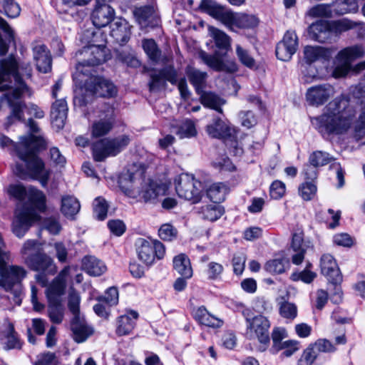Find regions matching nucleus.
I'll list each match as a JSON object with an SVG mask.
<instances>
[{
  "mask_svg": "<svg viewBox=\"0 0 365 365\" xmlns=\"http://www.w3.org/2000/svg\"><path fill=\"white\" fill-rule=\"evenodd\" d=\"M143 48L148 58L153 62H158L161 56V51L158 48L155 41L153 39H144Z\"/></svg>",
  "mask_w": 365,
  "mask_h": 365,
  "instance_id": "nucleus-46",
  "label": "nucleus"
},
{
  "mask_svg": "<svg viewBox=\"0 0 365 365\" xmlns=\"http://www.w3.org/2000/svg\"><path fill=\"white\" fill-rule=\"evenodd\" d=\"M200 56L207 66L217 71L234 73L237 70V66L235 61L224 62L219 58L205 52H201Z\"/></svg>",
  "mask_w": 365,
  "mask_h": 365,
  "instance_id": "nucleus-26",
  "label": "nucleus"
},
{
  "mask_svg": "<svg viewBox=\"0 0 365 365\" xmlns=\"http://www.w3.org/2000/svg\"><path fill=\"white\" fill-rule=\"evenodd\" d=\"M165 191L166 187L165 185L152 181L143 192L142 197L145 202H150L155 200L158 197L165 195Z\"/></svg>",
  "mask_w": 365,
  "mask_h": 365,
  "instance_id": "nucleus-40",
  "label": "nucleus"
},
{
  "mask_svg": "<svg viewBox=\"0 0 365 365\" xmlns=\"http://www.w3.org/2000/svg\"><path fill=\"white\" fill-rule=\"evenodd\" d=\"M9 106L11 109L9 119H16L17 120H23L24 109L26 108L27 113L36 118H43L44 117V111L34 104H29L26 106L21 101H17L19 98H14L13 96L6 95Z\"/></svg>",
  "mask_w": 365,
  "mask_h": 365,
  "instance_id": "nucleus-15",
  "label": "nucleus"
},
{
  "mask_svg": "<svg viewBox=\"0 0 365 365\" xmlns=\"http://www.w3.org/2000/svg\"><path fill=\"white\" fill-rule=\"evenodd\" d=\"M100 118L95 120L91 125V132L94 138L107 135L113 128L115 122V112L112 107H108L101 112Z\"/></svg>",
  "mask_w": 365,
  "mask_h": 365,
  "instance_id": "nucleus-17",
  "label": "nucleus"
},
{
  "mask_svg": "<svg viewBox=\"0 0 365 365\" xmlns=\"http://www.w3.org/2000/svg\"><path fill=\"white\" fill-rule=\"evenodd\" d=\"M145 167L142 163H134L128 170V180L133 182L135 180H140L145 174Z\"/></svg>",
  "mask_w": 365,
  "mask_h": 365,
  "instance_id": "nucleus-60",
  "label": "nucleus"
},
{
  "mask_svg": "<svg viewBox=\"0 0 365 365\" xmlns=\"http://www.w3.org/2000/svg\"><path fill=\"white\" fill-rule=\"evenodd\" d=\"M297 47V36L294 31H288L283 39L277 45L276 56L278 59L287 61L291 59Z\"/></svg>",
  "mask_w": 365,
  "mask_h": 365,
  "instance_id": "nucleus-18",
  "label": "nucleus"
},
{
  "mask_svg": "<svg viewBox=\"0 0 365 365\" xmlns=\"http://www.w3.org/2000/svg\"><path fill=\"white\" fill-rule=\"evenodd\" d=\"M227 192V187L222 182H215L210 185L206 191L208 198L217 204L225 200Z\"/></svg>",
  "mask_w": 365,
  "mask_h": 365,
  "instance_id": "nucleus-36",
  "label": "nucleus"
},
{
  "mask_svg": "<svg viewBox=\"0 0 365 365\" xmlns=\"http://www.w3.org/2000/svg\"><path fill=\"white\" fill-rule=\"evenodd\" d=\"M242 315L246 321V334L250 338H257L259 346L257 349L259 351H264L269 344V329L270 322L269 319L259 314L252 317V312L249 309L242 311Z\"/></svg>",
  "mask_w": 365,
  "mask_h": 365,
  "instance_id": "nucleus-7",
  "label": "nucleus"
},
{
  "mask_svg": "<svg viewBox=\"0 0 365 365\" xmlns=\"http://www.w3.org/2000/svg\"><path fill=\"white\" fill-rule=\"evenodd\" d=\"M331 31L333 34L338 35L356 27V24L347 19H341L336 21H329Z\"/></svg>",
  "mask_w": 365,
  "mask_h": 365,
  "instance_id": "nucleus-43",
  "label": "nucleus"
},
{
  "mask_svg": "<svg viewBox=\"0 0 365 365\" xmlns=\"http://www.w3.org/2000/svg\"><path fill=\"white\" fill-rule=\"evenodd\" d=\"M106 41L103 39L101 43L96 45L91 44L83 47L78 52L79 62L76 65V73L74 74V78H80L81 75L88 76L91 74L92 67L98 66L106 61V49L103 43Z\"/></svg>",
  "mask_w": 365,
  "mask_h": 365,
  "instance_id": "nucleus-6",
  "label": "nucleus"
},
{
  "mask_svg": "<svg viewBox=\"0 0 365 365\" xmlns=\"http://www.w3.org/2000/svg\"><path fill=\"white\" fill-rule=\"evenodd\" d=\"M299 349V343L296 340H286L276 349H270L269 351L272 354H277L282 351L280 358H288L292 356Z\"/></svg>",
  "mask_w": 365,
  "mask_h": 365,
  "instance_id": "nucleus-38",
  "label": "nucleus"
},
{
  "mask_svg": "<svg viewBox=\"0 0 365 365\" xmlns=\"http://www.w3.org/2000/svg\"><path fill=\"white\" fill-rule=\"evenodd\" d=\"M317 192V186L312 182H306L299 187V195L304 200H312Z\"/></svg>",
  "mask_w": 365,
  "mask_h": 365,
  "instance_id": "nucleus-59",
  "label": "nucleus"
},
{
  "mask_svg": "<svg viewBox=\"0 0 365 365\" xmlns=\"http://www.w3.org/2000/svg\"><path fill=\"white\" fill-rule=\"evenodd\" d=\"M83 267L91 276H100L107 269L103 262L92 256L83 259Z\"/></svg>",
  "mask_w": 365,
  "mask_h": 365,
  "instance_id": "nucleus-34",
  "label": "nucleus"
},
{
  "mask_svg": "<svg viewBox=\"0 0 365 365\" xmlns=\"http://www.w3.org/2000/svg\"><path fill=\"white\" fill-rule=\"evenodd\" d=\"M108 205L104 198L98 197L93 202V213L99 220H103L107 217Z\"/></svg>",
  "mask_w": 365,
  "mask_h": 365,
  "instance_id": "nucleus-52",
  "label": "nucleus"
},
{
  "mask_svg": "<svg viewBox=\"0 0 365 365\" xmlns=\"http://www.w3.org/2000/svg\"><path fill=\"white\" fill-rule=\"evenodd\" d=\"M332 160L329 153L322 151L312 153L309 158L310 164L314 168L326 165Z\"/></svg>",
  "mask_w": 365,
  "mask_h": 365,
  "instance_id": "nucleus-50",
  "label": "nucleus"
},
{
  "mask_svg": "<svg viewBox=\"0 0 365 365\" xmlns=\"http://www.w3.org/2000/svg\"><path fill=\"white\" fill-rule=\"evenodd\" d=\"M237 15V13L225 11L220 8L214 17L223 23L230 30H233L236 26Z\"/></svg>",
  "mask_w": 365,
  "mask_h": 365,
  "instance_id": "nucleus-45",
  "label": "nucleus"
},
{
  "mask_svg": "<svg viewBox=\"0 0 365 365\" xmlns=\"http://www.w3.org/2000/svg\"><path fill=\"white\" fill-rule=\"evenodd\" d=\"M197 130L194 123L190 120H185L179 125L176 134L180 138H191L196 135Z\"/></svg>",
  "mask_w": 365,
  "mask_h": 365,
  "instance_id": "nucleus-51",
  "label": "nucleus"
},
{
  "mask_svg": "<svg viewBox=\"0 0 365 365\" xmlns=\"http://www.w3.org/2000/svg\"><path fill=\"white\" fill-rule=\"evenodd\" d=\"M135 250L138 259L147 266L163 259L165 255V247L158 240L139 238L135 242Z\"/></svg>",
  "mask_w": 365,
  "mask_h": 365,
  "instance_id": "nucleus-10",
  "label": "nucleus"
},
{
  "mask_svg": "<svg viewBox=\"0 0 365 365\" xmlns=\"http://www.w3.org/2000/svg\"><path fill=\"white\" fill-rule=\"evenodd\" d=\"M224 271L223 266L217 262L208 263L206 270L207 278L210 280L219 279Z\"/></svg>",
  "mask_w": 365,
  "mask_h": 365,
  "instance_id": "nucleus-62",
  "label": "nucleus"
},
{
  "mask_svg": "<svg viewBox=\"0 0 365 365\" xmlns=\"http://www.w3.org/2000/svg\"><path fill=\"white\" fill-rule=\"evenodd\" d=\"M351 94L361 105L359 114L351 128L352 137L359 140L365 138V79L351 88Z\"/></svg>",
  "mask_w": 365,
  "mask_h": 365,
  "instance_id": "nucleus-11",
  "label": "nucleus"
},
{
  "mask_svg": "<svg viewBox=\"0 0 365 365\" xmlns=\"http://www.w3.org/2000/svg\"><path fill=\"white\" fill-rule=\"evenodd\" d=\"M331 4H318L312 7L307 13L309 16L312 18L317 17H331L332 14Z\"/></svg>",
  "mask_w": 365,
  "mask_h": 365,
  "instance_id": "nucleus-53",
  "label": "nucleus"
},
{
  "mask_svg": "<svg viewBox=\"0 0 365 365\" xmlns=\"http://www.w3.org/2000/svg\"><path fill=\"white\" fill-rule=\"evenodd\" d=\"M279 314L283 318L293 321L297 316V307L294 303L284 302L279 306Z\"/></svg>",
  "mask_w": 365,
  "mask_h": 365,
  "instance_id": "nucleus-54",
  "label": "nucleus"
},
{
  "mask_svg": "<svg viewBox=\"0 0 365 365\" xmlns=\"http://www.w3.org/2000/svg\"><path fill=\"white\" fill-rule=\"evenodd\" d=\"M321 272L332 284L340 283L342 277L336 260L329 254H324L320 261Z\"/></svg>",
  "mask_w": 365,
  "mask_h": 365,
  "instance_id": "nucleus-20",
  "label": "nucleus"
},
{
  "mask_svg": "<svg viewBox=\"0 0 365 365\" xmlns=\"http://www.w3.org/2000/svg\"><path fill=\"white\" fill-rule=\"evenodd\" d=\"M70 267H64L46 290L48 302L61 301V297L64 294L66 287V279L69 274Z\"/></svg>",
  "mask_w": 365,
  "mask_h": 365,
  "instance_id": "nucleus-19",
  "label": "nucleus"
},
{
  "mask_svg": "<svg viewBox=\"0 0 365 365\" xmlns=\"http://www.w3.org/2000/svg\"><path fill=\"white\" fill-rule=\"evenodd\" d=\"M68 105L65 99L56 100L52 105L51 111V123L59 130L63 128L68 114Z\"/></svg>",
  "mask_w": 365,
  "mask_h": 365,
  "instance_id": "nucleus-24",
  "label": "nucleus"
},
{
  "mask_svg": "<svg viewBox=\"0 0 365 365\" xmlns=\"http://www.w3.org/2000/svg\"><path fill=\"white\" fill-rule=\"evenodd\" d=\"M71 328L73 338L78 343L83 342L93 333L92 329L80 317H73Z\"/></svg>",
  "mask_w": 365,
  "mask_h": 365,
  "instance_id": "nucleus-30",
  "label": "nucleus"
},
{
  "mask_svg": "<svg viewBox=\"0 0 365 365\" xmlns=\"http://www.w3.org/2000/svg\"><path fill=\"white\" fill-rule=\"evenodd\" d=\"M10 196L21 202L28 197L31 205L38 211L43 212L46 209V196L43 192L33 187L27 190L22 185H11L8 187Z\"/></svg>",
  "mask_w": 365,
  "mask_h": 365,
  "instance_id": "nucleus-12",
  "label": "nucleus"
},
{
  "mask_svg": "<svg viewBox=\"0 0 365 365\" xmlns=\"http://www.w3.org/2000/svg\"><path fill=\"white\" fill-rule=\"evenodd\" d=\"M80 302L81 298L78 293L74 289H71L68 294V306L69 310L73 314L74 317H79Z\"/></svg>",
  "mask_w": 365,
  "mask_h": 365,
  "instance_id": "nucleus-58",
  "label": "nucleus"
},
{
  "mask_svg": "<svg viewBox=\"0 0 365 365\" xmlns=\"http://www.w3.org/2000/svg\"><path fill=\"white\" fill-rule=\"evenodd\" d=\"M80 208V202L75 197L66 195L62 197L61 212L66 218L73 220Z\"/></svg>",
  "mask_w": 365,
  "mask_h": 365,
  "instance_id": "nucleus-33",
  "label": "nucleus"
},
{
  "mask_svg": "<svg viewBox=\"0 0 365 365\" xmlns=\"http://www.w3.org/2000/svg\"><path fill=\"white\" fill-rule=\"evenodd\" d=\"M80 81H85L84 87L74 91L73 103L76 106H86L94 95L110 98L117 93L116 87L112 82L99 76H91L86 80L80 79Z\"/></svg>",
  "mask_w": 365,
  "mask_h": 365,
  "instance_id": "nucleus-3",
  "label": "nucleus"
},
{
  "mask_svg": "<svg viewBox=\"0 0 365 365\" xmlns=\"http://www.w3.org/2000/svg\"><path fill=\"white\" fill-rule=\"evenodd\" d=\"M210 35L214 39L216 46L222 50H229L231 47L230 38L223 31L210 27L209 29Z\"/></svg>",
  "mask_w": 365,
  "mask_h": 365,
  "instance_id": "nucleus-41",
  "label": "nucleus"
},
{
  "mask_svg": "<svg viewBox=\"0 0 365 365\" xmlns=\"http://www.w3.org/2000/svg\"><path fill=\"white\" fill-rule=\"evenodd\" d=\"M115 16L114 9L108 4H97L93 11L91 19L95 26L101 28L108 25Z\"/></svg>",
  "mask_w": 365,
  "mask_h": 365,
  "instance_id": "nucleus-23",
  "label": "nucleus"
},
{
  "mask_svg": "<svg viewBox=\"0 0 365 365\" xmlns=\"http://www.w3.org/2000/svg\"><path fill=\"white\" fill-rule=\"evenodd\" d=\"M257 18L253 15L237 13L235 27L240 29H252L258 25Z\"/></svg>",
  "mask_w": 365,
  "mask_h": 365,
  "instance_id": "nucleus-48",
  "label": "nucleus"
},
{
  "mask_svg": "<svg viewBox=\"0 0 365 365\" xmlns=\"http://www.w3.org/2000/svg\"><path fill=\"white\" fill-rule=\"evenodd\" d=\"M246 255L243 252H237L234 255L232 258V266L234 272L240 275L242 274L246 262Z\"/></svg>",
  "mask_w": 365,
  "mask_h": 365,
  "instance_id": "nucleus-63",
  "label": "nucleus"
},
{
  "mask_svg": "<svg viewBox=\"0 0 365 365\" xmlns=\"http://www.w3.org/2000/svg\"><path fill=\"white\" fill-rule=\"evenodd\" d=\"M138 318V314L134 311H130L119 317L117 320L116 334L118 336L130 334L135 326Z\"/></svg>",
  "mask_w": 365,
  "mask_h": 365,
  "instance_id": "nucleus-28",
  "label": "nucleus"
},
{
  "mask_svg": "<svg viewBox=\"0 0 365 365\" xmlns=\"http://www.w3.org/2000/svg\"><path fill=\"white\" fill-rule=\"evenodd\" d=\"M332 53L331 48H325L322 46H308L304 50V58L309 63L319 60H329L331 57Z\"/></svg>",
  "mask_w": 365,
  "mask_h": 365,
  "instance_id": "nucleus-31",
  "label": "nucleus"
},
{
  "mask_svg": "<svg viewBox=\"0 0 365 365\" xmlns=\"http://www.w3.org/2000/svg\"><path fill=\"white\" fill-rule=\"evenodd\" d=\"M186 73L190 83L195 88L196 92L200 93L206 80L207 73L190 66L187 68Z\"/></svg>",
  "mask_w": 365,
  "mask_h": 365,
  "instance_id": "nucleus-39",
  "label": "nucleus"
},
{
  "mask_svg": "<svg viewBox=\"0 0 365 365\" xmlns=\"http://www.w3.org/2000/svg\"><path fill=\"white\" fill-rule=\"evenodd\" d=\"M206 131L211 138L227 139L233 136L235 128L227 120L215 118L211 123L206 126Z\"/></svg>",
  "mask_w": 365,
  "mask_h": 365,
  "instance_id": "nucleus-21",
  "label": "nucleus"
},
{
  "mask_svg": "<svg viewBox=\"0 0 365 365\" xmlns=\"http://www.w3.org/2000/svg\"><path fill=\"white\" fill-rule=\"evenodd\" d=\"M364 55L365 50L361 45H354L341 49L335 57L331 76L334 78L345 77L351 70L352 62Z\"/></svg>",
  "mask_w": 365,
  "mask_h": 365,
  "instance_id": "nucleus-8",
  "label": "nucleus"
},
{
  "mask_svg": "<svg viewBox=\"0 0 365 365\" xmlns=\"http://www.w3.org/2000/svg\"><path fill=\"white\" fill-rule=\"evenodd\" d=\"M5 244L0 234V287L5 291H11L14 286L21 284L27 272L21 266L8 265L10 252L4 250Z\"/></svg>",
  "mask_w": 365,
  "mask_h": 365,
  "instance_id": "nucleus-5",
  "label": "nucleus"
},
{
  "mask_svg": "<svg viewBox=\"0 0 365 365\" xmlns=\"http://www.w3.org/2000/svg\"><path fill=\"white\" fill-rule=\"evenodd\" d=\"M34 57L38 71L42 73H47L51 71V58L44 45H37L34 48Z\"/></svg>",
  "mask_w": 365,
  "mask_h": 365,
  "instance_id": "nucleus-29",
  "label": "nucleus"
},
{
  "mask_svg": "<svg viewBox=\"0 0 365 365\" xmlns=\"http://www.w3.org/2000/svg\"><path fill=\"white\" fill-rule=\"evenodd\" d=\"M200 96L201 103L207 108L217 110L222 113L221 106L225 104V101L220 96L212 92L201 91L198 93Z\"/></svg>",
  "mask_w": 365,
  "mask_h": 365,
  "instance_id": "nucleus-35",
  "label": "nucleus"
},
{
  "mask_svg": "<svg viewBox=\"0 0 365 365\" xmlns=\"http://www.w3.org/2000/svg\"><path fill=\"white\" fill-rule=\"evenodd\" d=\"M93 158L96 161H103L108 156H115L120 152L115 140L113 139H103L93 144Z\"/></svg>",
  "mask_w": 365,
  "mask_h": 365,
  "instance_id": "nucleus-22",
  "label": "nucleus"
},
{
  "mask_svg": "<svg viewBox=\"0 0 365 365\" xmlns=\"http://www.w3.org/2000/svg\"><path fill=\"white\" fill-rule=\"evenodd\" d=\"M224 208L220 205H207L200 208V213L205 220L216 221L224 214Z\"/></svg>",
  "mask_w": 365,
  "mask_h": 365,
  "instance_id": "nucleus-42",
  "label": "nucleus"
},
{
  "mask_svg": "<svg viewBox=\"0 0 365 365\" xmlns=\"http://www.w3.org/2000/svg\"><path fill=\"white\" fill-rule=\"evenodd\" d=\"M20 140V145L16 148V155L25 162L26 168L21 164L16 163L14 168V174L21 179L30 177L38 180L45 186L50 173L45 168L43 160L35 154L36 150L44 147V140L31 134L22 136Z\"/></svg>",
  "mask_w": 365,
  "mask_h": 365,
  "instance_id": "nucleus-1",
  "label": "nucleus"
},
{
  "mask_svg": "<svg viewBox=\"0 0 365 365\" xmlns=\"http://www.w3.org/2000/svg\"><path fill=\"white\" fill-rule=\"evenodd\" d=\"M287 264V262L284 259H274L268 261L264 268L269 273L281 274L284 272Z\"/></svg>",
  "mask_w": 365,
  "mask_h": 365,
  "instance_id": "nucleus-57",
  "label": "nucleus"
},
{
  "mask_svg": "<svg viewBox=\"0 0 365 365\" xmlns=\"http://www.w3.org/2000/svg\"><path fill=\"white\" fill-rule=\"evenodd\" d=\"M309 346L313 348L317 356L321 352H334L336 349L335 345L326 339H319Z\"/></svg>",
  "mask_w": 365,
  "mask_h": 365,
  "instance_id": "nucleus-55",
  "label": "nucleus"
},
{
  "mask_svg": "<svg viewBox=\"0 0 365 365\" xmlns=\"http://www.w3.org/2000/svg\"><path fill=\"white\" fill-rule=\"evenodd\" d=\"M236 54L240 61L248 68H253L255 66V59L250 55L249 52L241 46L237 45Z\"/></svg>",
  "mask_w": 365,
  "mask_h": 365,
  "instance_id": "nucleus-61",
  "label": "nucleus"
},
{
  "mask_svg": "<svg viewBox=\"0 0 365 365\" xmlns=\"http://www.w3.org/2000/svg\"><path fill=\"white\" fill-rule=\"evenodd\" d=\"M40 220V216L34 209L23 207L17 209L13 222V232L18 237H22L31 225Z\"/></svg>",
  "mask_w": 365,
  "mask_h": 365,
  "instance_id": "nucleus-13",
  "label": "nucleus"
},
{
  "mask_svg": "<svg viewBox=\"0 0 365 365\" xmlns=\"http://www.w3.org/2000/svg\"><path fill=\"white\" fill-rule=\"evenodd\" d=\"M48 302V316L51 321L56 324H60L63 319V307L61 301Z\"/></svg>",
  "mask_w": 365,
  "mask_h": 365,
  "instance_id": "nucleus-47",
  "label": "nucleus"
},
{
  "mask_svg": "<svg viewBox=\"0 0 365 365\" xmlns=\"http://www.w3.org/2000/svg\"><path fill=\"white\" fill-rule=\"evenodd\" d=\"M31 73L32 69L29 63H22L19 66L16 59L11 56L0 61V84L13 77L15 88L7 95L13 96L14 98H19L28 90V87L21 79V76L31 78Z\"/></svg>",
  "mask_w": 365,
  "mask_h": 365,
  "instance_id": "nucleus-4",
  "label": "nucleus"
},
{
  "mask_svg": "<svg viewBox=\"0 0 365 365\" xmlns=\"http://www.w3.org/2000/svg\"><path fill=\"white\" fill-rule=\"evenodd\" d=\"M24 263L34 271L41 272L50 275H53L57 271L53 260L43 252L26 257Z\"/></svg>",
  "mask_w": 365,
  "mask_h": 365,
  "instance_id": "nucleus-16",
  "label": "nucleus"
},
{
  "mask_svg": "<svg viewBox=\"0 0 365 365\" xmlns=\"http://www.w3.org/2000/svg\"><path fill=\"white\" fill-rule=\"evenodd\" d=\"M317 357V355L314 351L313 348L309 346L303 351L298 359L297 365H312Z\"/></svg>",
  "mask_w": 365,
  "mask_h": 365,
  "instance_id": "nucleus-64",
  "label": "nucleus"
},
{
  "mask_svg": "<svg viewBox=\"0 0 365 365\" xmlns=\"http://www.w3.org/2000/svg\"><path fill=\"white\" fill-rule=\"evenodd\" d=\"M332 5L335 13L338 14L355 12L359 7L356 0H336Z\"/></svg>",
  "mask_w": 365,
  "mask_h": 365,
  "instance_id": "nucleus-44",
  "label": "nucleus"
},
{
  "mask_svg": "<svg viewBox=\"0 0 365 365\" xmlns=\"http://www.w3.org/2000/svg\"><path fill=\"white\" fill-rule=\"evenodd\" d=\"M131 26L124 19H117L111 25L110 36L120 44L128 41L131 32Z\"/></svg>",
  "mask_w": 365,
  "mask_h": 365,
  "instance_id": "nucleus-27",
  "label": "nucleus"
},
{
  "mask_svg": "<svg viewBox=\"0 0 365 365\" xmlns=\"http://www.w3.org/2000/svg\"><path fill=\"white\" fill-rule=\"evenodd\" d=\"M194 318L200 324L212 328H219L223 324V321L211 314L205 307H198L194 313Z\"/></svg>",
  "mask_w": 365,
  "mask_h": 365,
  "instance_id": "nucleus-32",
  "label": "nucleus"
},
{
  "mask_svg": "<svg viewBox=\"0 0 365 365\" xmlns=\"http://www.w3.org/2000/svg\"><path fill=\"white\" fill-rule=\"evenodd\" d=\"M335 94L334 87L324 83L309 87L306 92V101L309 105L319 107L327 103Z\"/></svg>",
  "mask_w": 365,
  "mask_h": 365,
  "instance_id": "nucleus-14",
  "label": "nucleus"
},
{
  "mask_svg": "<svg viewBox=\"0 0 365 365\" xmlns=\"http://www.w3.org/2000/svg\"><path fill=\"white\" fill-rule=\"evenodd\" d=\"M175 185L178 195L192 203L199 202L203 196V185L193 175L181 174L177 176Z\"/></svg>",
  "mask_w": 365,
  "mask_h": 365,
  "instance_id": "nucleus-9",
  "label": "nucleus"
},
{
  "mask_svg": "<svg viewBox=\"0 0 365 365\" xmlns=\"http://www.w3.org/2000/svg\"><path fill=\"white\" fill-rule=\"evenodd\" d=\"M308 34L314 41L321 43L329 41L332 36L329 21L320 20L313 23L309 27Z\"/></svg>",
  "mask_w": 365,
  "mask_h": 365,
  "instance_id": "nucleus-25",
  "label": "nucleus"
},
{
  "mask_svg": "<svg viewBox=\"0 0 365 365\" xmlns=\"http://www.w3.org/2000/svg\"><path fill=\"white\" fill-rule=\"evenodd\" d=\"M347 102L341 98L331 101L319 116L312 119V124L323 135H340L351 128V119L346 112Z\"/></svg>",
  "mask_w": 365,
  "mask_h": 365,
  "instance_id": "nucleus-2",
  "label": "nucleus"
},
{
  "mask_svg": "<svg viewBox=\"0 0 365 365\" xmlns=\"http://www.w3.org/2000/svg\"><path fill=\"white\" fill-rule=\"evenodd\" d=\"M312 264L308 263L304 270L300 272H293L291 275V279L292 281H302L304 283H311L317 277V274L312 272Z\"/></svg>",
  "mask_w": 365,
  "mask_h": 365,
  "instance_id": "nucleus-49",
  "label": "nucleus"
},
{
  "mask_svg": "<svg viewBox=\"0 0 365 365\" xmlns=\"http://www.w3.org/2000/svg\"><path fill=\"white\" fill-rule=\"evenodd\" d=\"M173 266L175 269L185 278L192 276V269L189 258L184 254H180L174 257Z\"/></svg>",
  "mask_w": 365,
  "mask_h": 365,
  "instance_id": "nucleus-37",
  "label": "nucleus"
},
{
  "mask_svg": "<svg viewBox=\"0 0 365 365\" xmlns=\"http://www.w3.org/2000/svg\"><path fill=\"white\" fill-rule=\"evenodd\" d=\"M41 245L36 240H29L24 242L21 253L24 259L27 256L34 255L36 253H41Z\"/></svg>",
  "mask_w": 365,
  "mask_h": 365,
  "instance_id": "nucleus-56",
  "label": "nucleus"
}]
</instances>
